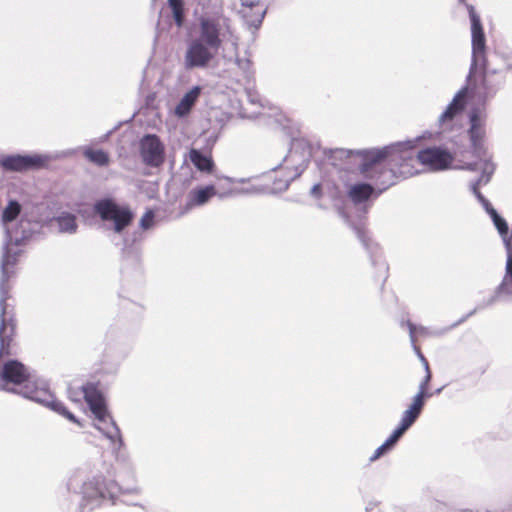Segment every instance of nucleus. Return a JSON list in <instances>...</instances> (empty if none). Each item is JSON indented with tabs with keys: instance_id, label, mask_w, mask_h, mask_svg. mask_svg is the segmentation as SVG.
I'll use <instances>...</instances> for the list:
<instances>
[{
	"instance_id": "1",
	"label": "nucleus",
	"mask_w": 512,
	"mask_h": 512,
	"mask_svg": "<svg viewBox=\"0 0 512 512\" xmlns=\"http://www.w3.org/2000/svg\"><path fill=\"white\" fill-rule=\"evenodd\" d=\"M426 137L425 133L413 140L396 142L382 150L366 153L361 166L362 173L379 187L380 192H384L399 179L419 173L418 165L433 171L447 169L453 161L447 150L431 147L416 151V143Z\"/></svg>"
},
{
	"instance_id": "2",
	"label": "nucleus",
	"mask_w": 512,
	"mask_h": 512,
	"mask_svg": "<svg viewBox=\"0 0 512 512\" xmlns=\"http://www.w3.org/2000/svg\"><path fill=\"white\" fill-rule=\"evenodd\" d=\"M21 212V205L10 200L2 212L1 222L5 231V240L2 247L1 277H0V355L10 354V344L15 335V320L12 311L9 310L10 286L8 281L15 275L14 267L17 264L20 250L17 248L28 240L36 224L30 220L21 218L17 225L13 221Z\"/></svg>"
},
{
	"instance_id": "3",
	"label": "nucleus",
	"mask_w": 512,
	"mask_h": 512,
	"mask_svg": "<svg viewBox=\"0 0 512 512\" xmlns=\"http://www.w3.org/2000/svg\"><path fill=\"white\" fill-rule=\"evenodd\" d=\"M223 41H229L235 50L238 49L239 38L234 34L229 18L220 14L200 16L196 36L188 42L184 54L185 68H207Z\"/></svg>"
},
{
	"instance_id": "4",
	"label": "nucleus",
	"mask_w": 512,
	"mask_h": 512,
	"mask_svg": "<svg viewBox=\"0 0 512 512\" xmlns=\"http://www.w3.org/2000/svg\"><path fill=\"white\" fill-rule=\"evenodd\" d=\"M68 387L69 397L73 401H78V398L73 397L72 393H75L78 396H82L89 410L95 416V419L103 424V426L95 425V428L111 441L114 446V450L121 449L124 445V441L120 428L118 427L113 417L110 415L106 398L104 394L99 390V386H76L75 389L73 386Z\"/></svg>"
},
{
	"instance_id": "5",
	"label": "nucleus",
	"mask_w": 512,
	"mask_h": 512,
	"mask_svg": "<svg viewBox=\"0 0 512 512\" xmlns=\"http://www.w3.org/2000/svg\"><path fill=\"white\" fill-rule=\"evenodd\" d=\"M494 226L498 230L499 235L501 236L504 246L507 252V262H506V273L498 286L495 294L489 297L487 300H483L479 303L471 312H469L465 317L461 318L458 322L454 323L451 328L456 327L460 323L464 322L468 317L474 315L478 310H481L485 307L491 306L495 303L497 297L500 294H507L512 296V232L509 230V226L504 218H502L497 211H493L491 217Z\"/></svg>"
},
{
	"instance_id": "6",
	"label": "nucleus",
	"mask_w": 512,
	"mask_h": 512,
	"mask_svg": "<svg viewBox=\"0 0 512 512\" xmlns=\"http://www.w3.org/2000/svg\"><path fill=\"white\" fill-rule=\"evenodd\" d=\"M136 492H138L136 487H124L114 479L107 481L102 475L94 476L92 479L82 484V502L80 503V508H82L83 505H90L91 509H94L106 499L114 504L118 494H132Z\"/></svg>"
},
{
	"instance_id": "7",
	"label": "nucleus",
	"mask_w": 512,
	"mask_h": 512,
	"mask_svg": "<svg viewBox=\"0 0 512 512\" xmlns=\"http://www.w3.org/2000/svg\"><path fill=\"white\" fill-rule=\"evenodd\" d=\"M0 390L47 407L68 421L83 427L81 421L50 391L49 386H0Z\"/></svg>"
},
{
	"instance_id": "8",
	"label": "nucleus",
	"mask_w": 512,
	"mask_h": 512,
	"mask_svg": "<svg viewBox=\"0 0 512 512\" xmlns=\"http://www.w3.org/2000/svg\"><path fill=\"white\" fill-rule=\"evenodd\" d=\"M446 386H440L433 389V386H419V391L413 396L408 408L402 413L401 419L397 427L388 437L394 444L400 441L404 434L415 424L420 417L425 404L429 398L442 393Z\"/></svg>"
},
{
	"instance_id": "9",
	"label": "nucleus",
	"mask_w": 512,
	"mask_h": 512,
	"mask_svg": "<svg viewBox=\"0 0 512 512\" xmlns=\"http://www.w3.org/2000/svg\"><path fill=\"white\" fill-rule=\"evenodd\" d=\"M94 212L102 221L111 223L112 230L117 234L122 233L134 219V213L128 205H119L112 198L97 200Z\"/></svg>"
},
{
	"instance_id": "10",
	"label": "nucleus",
	"mask_w": 512,
	"mask_h": 512,
	"mask_svg": "<svg viewBox=\"0 0 512 512\" xmlns=\"http://www.w3.org/2000/svg\"><path fill=\"white\" fill-rule=\"evenodd\" d=\"M486 112L484 109H474L470 114L469 135L473 148V153L479 158L477 162L482 160H490L486 157V149L483 144L485 136Z\"/></svg>"
},
{
	"instance_id": "11",
	"label": "nucleus",
	"mask_w": 512,
	"mask_h": 512,
	"mask_svg": "<svg viewBox=\"0 0 512 512\" xmlns=\"http://www.w3.org/2000/svg\"><path fill=\"white\" fill-rule=\"evenodd\" d=\"M464 4L471 21V37H472V68L484 59V49H486L485 35L481 24L480 16L476 13L473 5L468 4L465 0H459Z\"/></svg>"
},
{
	"instance_id": "12",
	"label": "nucleus",
	"mask_w": 512,
	"mask_h": 512,
	"mask_svg": "<svg viewBox=\"0 0 512 512\" xmlns=\"http://www.w3.org/2000/svg\"><path fill=\"white\" fill-rule=\"evenodd\" d=\"M139 151L143 163L147 166L159 167L165 161V146L154 134H146L141 138Z\"/></svg>"
},
{
	"instance_id": "13",
	"label": "nucleus",
	"mask_w": 512,
	"mask_h": 512,
	"mask_svg": "<svg viewBox=\"0 0 512 512\" xmlns=\"http://www.w3.org/2000/svg\"><path fill=\"white\" fill-rule=\"evenodd\" d=\"M467 169L472 171L481 170V175L475 181H472L470 184L471 192L476 196L478 201L482 204L485 211L492 217L493 211H496L491 203L482 195L479 191V185L487 184L490 181L491 176L495 171V165L489 160H482L480 162H474L467 165Z\"/></svg>"
},
{
	"instance_id": "14",
	"label": "nucleus",
	"mask_w": 512,
	"mask_h": 512,
	"mask_svg": "<svg viewBox=\"0 0 512 512\" xmlns=\"http://www.w3.org/2000/svg\"><path fill=\"white\" fill-rule=\"evenodd\" d=\"M44 161V158L37 155H9L0 159V165L7 171L22 172L40 167Z\"/></svg>"
},
{
	"instance_id": "15",
	"label": "nucleus",
	"mask_w": 512,
	"mask_h": 512,
	"mask_svg": "<svg viewBox=\"0 0 512 512\" xmlns=\"http://www.w3.org/2000/svg\"><path fill=\"white\" fill-rule=\"evenodd\" d=\"M478 66H481L484 69V72H483V79H482L481 85L479 87H477V94L483 101H486V100L494 97V95L499 90V88L502 84V81H494L492 79V74H494L495 71H489L486 68V59L485 58L483 60H480L479 63L477 65H475L473 68H472V66L470 67L468 79H470L472 77V74L474 73V71L476 70V68Z\"/></svg>"
},
{
	"instance_id": "16",
	"label": "nucleus",
	"mask_w": 512,
	"mask_h": 512,
	"mask_svg": "<svg viewBox=\"0 0 512 512\" xmlns=\"http://www.w3.org/2000/svg\"><path fill=\"white\" fill-rule=\"evenodd\" d=\"M1 377L4 381L11 384H23L24 382L34 380L30 369L16 360H11L4 364Z\"/></svg>"
},
{
	"instance_id": "17",
	"label": "nucleus",
	"mask_w": 512,
	"mask_h": 512,
	"mask_svg": "<svg viewBox=\"0 0 512 512\" xmlns=\"http://www.w3.org/2000/svg\"><path fill=\"white\" fill-rule=\"evenodd\" d=\"M230 193H220L214 185H207L192 189L187 196V208L202 206L206 204L213 196L218 195L220 198L226 197Z\"/></svg>"
},
{
	"instance_id": "18",
	"label": "nucleus",
	"mask_w": 512,
	"mask_h": 512,
	"mask_svg": "<svg viewBox=\"0 0 512 512\" xmlns=\"http://www.w3.org/2000/svg\"><path fill=\"white\" fill-rule=\"evenodd\" d=\"M374 150H382V148H372L367 150H346L342 148H337L331 151V154L329 158L332 161V164L337 166L340 165V163H337V161H344L349 159H354L355 164L358 166L359 173L367 180H370L368 177H366L362 171L361 166L364 163V155L368 152L374 151Z\"/></svg>"
},
{
	"instance_id": "19",
	"label": "nucleus",
	"mask_w": 512,
	"mask_h": 512,
	"mask_svg": "<svg viewBox=\"0 0 512 512\" xmlns=\"http://www.w3.org/2000/svg\"><path fill=\"white\" fill-rule=\"evenodd\" d=\"M467 96V88H462L454 96L451 103L447 106L445 111L439 116V124L441 126L450 125L456 115H458L465 106Z\"/></svg>"
},
{
	"instance_id": "20",
	"label": "nucleus",
	"mask_w": 512,
	"mask_h": 512,
	"mask_svg": "<svg viewBox=\"0 0 512 512\" xmlns=\"http://www.w3.org/2000/svg\"><path fill=\"white\" fill-rule=\"evenodd\" d=\"M370 181L373 183L374 187L368 183H355L350 186L348 196L354 204H361L367 201L372 196L375 189L378 190L376 196L382 193L379 187H377L372 180Z\"/></svg>"
},
{
	"instance_id": "21",
	"label": "nucleus",
	"mask_w": 512,
	"mask_h": 512,
	"mask_svg": "<svg viewBox=\"0 0 512 512\" xmlns=\"http://www.w3.org/2000/svg\"><path fill=\"white\" fill-rule=\"evenodd\" d=\"M200 93V86L192 87V89L185 93L184 96L181 98V100L174 109V114L180 118L187 116L190 113L193 106L195 105L197 99L199 98Z\"/></svg>"
},
{
	"instance_id": "22",
	"label": "nucleus",
	"mask_w": 512,
	"mask_h": 512,
	"mask_svg": "<svg viewBox=\"0 0 512 512\" xmlns=\"http://www.w3.org/2000/svg\"><path fill=\"white\" fill-rule=\"evenodd\" d=\"M404 324L407 325V327L409 329L410 340H411L412 347H413L415 353L417 354V356L419 357L421 362L424 364L426 370H428V362L425 359V357L423 356V354L421 353L419 347L415 344V333L419 332L422 335L439 336V335L444 334L448 329H444L442 331L430 332L428 330V328L423 327V326L417 327L411 321L402 322V325H404Z\"/></svg>"
},
{
	"instance_id": "23",
	"label": "nucleus",
	"mask_w": 512,
	"mask_h": 512,
	"mask_svg": "<svg viewBox=\"0 0 512 512\" xmlns=\"http://www.w3.org/2000/svg\"><path fill=\"white\" fill-rule=\"evenodd\" d=\"M189 160L201 172L214 173L215 164L210 156L202 154L199 150L192 148L189 151Z\"/></svg>"
},
{
	"instance_id": "24",
	"label": "nucleus",
	"mask_w": 512,
	"mask_h": 512,
	"mask_svg": "<svg viewBox=\"0 0 512 512\" xmlns=\"http://www.w3.org/2000/svg\"><path fill=\"white\" fill-rule=\"evenodd\" d=\"M54 221L57 223L58 230L61 233L74 234L77 231L76 216L72 213L63 212Z\"/></svg>"
},
{
	"instance_id": "25",
	"label": "nucleus",
	"mask_w": 512,
	"mask_h": 512,
	"mask_svg": "<svg viewBox=\"0 0 512 512\" xmlns=\"http://www.w3.org/2000/svg\"><path fill=\"white\" fill-rule=\"evenodd\" d=\"M83 154L90 162L97 166L103 167L109 164V155L102 149L93 150L91 148H85Z\"/></svg>"
},
{
	"instance_id": "26",
	"label": "nucleus",
	"mask_w": 512,
	"mask_h": 512,
	"mask_svg": "<svg viewBox=\"0 0 512 512\" xmlns=\"http://www.w3.org/2000/svg\"><path fill=\"white\" fill-rule=\"evenodd\" d=\"M396 446V444L393 443V441L389 438H387L385 440V442L383 444H381L373 453V455L370 457V461L371 462H374L376 461L377 459H379L380 457L386 455L387 453H389L390 451H392L394 449V447Z\"/></svg>"
},
{
	"instance_id": "27",
	"label": "nucleus",
	"mask_w": 512,
	"mask_h": 512,
	"mask_svg": "<svg viewBox=\"0 0 512 512\" xmlns=\"http://www.w3.org/2000/svg\"><path fill=\"white\" fill-rule=\"evenodd\" d=\"M235 63L238 68L243 72V75L246 79H251L253 76L252 62L249 58H240L236 57Z\"/></svg>"
},
{
	"instance_id": "28",
	"label": "nucleus",
	"mask_w": 512,
	"mask_h": 512,
	"mask_svg": "<svg viewBox=\"0 0 512 512\" xmlns=\"http://www.w3.org/2000/svg\"><path fill=\"white\" fill-rule=\"evenodd\" d=\"M355 233L358 239L362 242L363 246L370 252L373 253L377 250L376 245H372L369 243V238L367 236V232L362 226H354Z\"/></svg>"
},
{
	"instance_id": "29",
	"label": "nucleus",
	"mask_w": 512,
	"mask_h": 512,
	"mask_svg": "<svg viewBox=\"0 0 512 512\" xmlns=\"http://www.w3.org/2000/svg\"><path fill=\"white\" fill-rule=\"evenodd\" d=\"M301 172H302V169L300 171H298L294 176H290L285 179L275 180L272 187L270 188V191L272 193H279V192L285 191L289 186L290 180L299 176L301 174Z\"/></svg>"
},
{
	"instance_id": "30",
	"label": "nucleus",
	"mask_w": 512,
	"mask_h": 512,
	"mask_svg": "<svg viewBox=\"0 0 512 512\" xmlns=\"http://www.w3.org/2000/svg\"><path fill=\"white\" fill-rule=\"evenodd\" d=\"M154 213L152 210H148L140 219V227L142 229H149L153 225Z\"/></svg>"
},
{
	"instance_id": "31",
	"label": "nucleus",
	"mask_w": 512,
	"mask_h": 512,
	"mask_svg": "<svg viewBox=\"0 0 512 512\" xmlns=\"http://www.w3.org/2000/svg\"><path fill=\"white\" fill-rule=\"evenodd\" d=\"M172 12H173V17H174V20H175L176 24L179 27L182 26L183 19H184V11H183V9L182 10L172 11Z\"/></svg>"
},
{
	"instance_id": "32",
	"label": "nucleus",
	"mask_w": 512,
	"mask_h": 512,
	"mask_svg": "<svg viewBox=\"0 0 512 512\" xmlns=\"http://www.w3.org/2000/svg\"><path fill=\"white\" fill-rule=\"evenodd\" d=\"M168 3H169L170 8L172 9V11L183 9L182 0H168Z\"/></svg>"
},
{
	"instance_id": "33",
	"label": "nucleus",
	"mask_w": 512,
	"mask_h": 512,
	"mask_svg": "<svg viewBox=\"0 0 512 512\" xmlns=\"http://www.w3.org/2000/svg\"><path fill=\"white\" fill-rule=\"evenodd\" d=\"M320 192H321V186H320V184H315V185H313V187H312V188H311V190H310L311 195H313V196H315V197H319Z\"/></svg>"
},
{
	"instance_id": "34",
	"label": "nucleus",
	"mask_w": 512,
	"mask_h": 512,
	"mask_svg": "<svg viewBox=\"0 0 512 512\" xmlns=\"http://www.w3.org/2000/svg\"><path fill=\"white\" fill-rule=\"evenodd\" d=\"M264 15H265V11H262L261 14H260V17L257 19L256 23L254 24V26L256 28L261 24Z\"/></svg>"
},
{
	"instance_id": "35",
	"label": "nucleus",
	"mask_w": 512,
	"mask_h": 512,
	"mask_svg": "<svg viewBox=\"0 0 512 512\" xmlns=\"http://www.w3.org/2000/svg\"><path fill=\"white\" fill-rule=\"evenodd\" d=\"M248 97L251 103H256V98L252 94H249Z\"/></svg>"
},
{
	"instance_id": "36",
	"label": "nucleus",
	"mask_w": 512,
	"mask_h": 512,
	"mask_svg": "<svg viewBox=\"0 0 512 512\" xmlns=\"http://www.w3.org/2000/svg\"><path fill=\"white\" fill-rule=\"evenodd\" d=\"M429 380H430V374L428 373L426 375L425 380H424V382L422 384H427Z\"/></svg>"
},
{
	"instance_id": "37",
	"label": "nucleus",
	"mask_w": 512,
	"mask_h": 512,
	"mask_svg": "<svg viewBox=\"0 0 512 512\" xmlns=\"http://www.w3.org/2000/svg\"><path fill=\"white\" fill-rule=\"evenodd\" d=\"M128 473H129V475H130V477H131L132 481H134V480H135L134 474H133L131 471H128Z\"/></svg>"
},
{
	"instance_id": "38",
	"label": "nucleus",
	"mask_w": 512,
	"mask_h": 512,
	"mask_svg": "<svg viewBox=\"0 0 512 512\" xmlns=\"http://www.w3.org/2000/svg\"><path fill=\"white\" fill-rule=\"evenodd\" d=\"M381 266H382V268L384 269V271H386V270H387V267H386L385 263H382V265H381Z\"/></svg>"
},
{
	"instance_id": "39",
	"label": "nucleus",
	"mask_w": 512,
	"mask_h": 512,
	"mask_svg": "<svg viewBox=\"0 0 512 512\" xmlns=\"http://www.w3.org/2000/svg\"><path fill=\"white\" fill-rule=\"evenodd\" d=\"M371 509V506L366 507V511L368 512Z\"/></svg>"
},
{
	"instance_id": "40",
	"label": "nucleus",
	"mask_w": 512,
	"mask_h": 512,
	"mask_svg": "<svg viewBox=\"0 0 512 512\" xmlns=\"http://www.w3.org/2000/svg\"><path fill=\"white\" fill-rule=\"evenodd\" d=\"M371 509V506L366 507V511L368 512Z\"/></svg>"
}]
</instances>
